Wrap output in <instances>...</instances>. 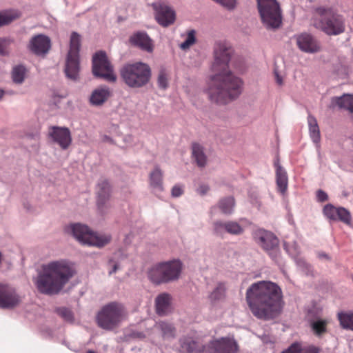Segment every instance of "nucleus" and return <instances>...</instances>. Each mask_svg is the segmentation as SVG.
<instances>
[{
	"label": "nucleus",
	"instance_id": "c85d7f7f",
	"mask_svg": "<svg viewBox=\"0 0 353 353\" xmlns=\"http://www.w3.org/2000/svg\"><path fill=\"white\" fill-rule=\"evenodd\" d=\"M150 185L154 189L160 192L163 190V172L159 167L156 166L155 168L150 174Z\"/></svg>",
	"mask_w": 353,
	"mask_h": 353
},
{
	"label": "nucleus",
	"instance_id": "a19ab883",
	"mask_svg": "<svg viewBox=\"0 0 353 353\" xmlns=\"http://www.w3.org/2000/svg\"><path fill=\"white\" fill-rule=\"evenodd\" d=\"M14 17L8 13H0V26L7 25L11 23L14 19Z\"/></svg>",
	"mask_w": 353,
	"mask_h": 353
},
{
	"label": "nucleus",
	"instance_id": "423d86ee",
	"mask_svg": "<svg viewBox=\"0 0 353 353\" xmlns=\"http://www.w3.org/2000/svg\"><path fill=\"white\" fill-rule=\"evenodd\" d=\"M125 307L118 302H111L102 307L98 312L96 321L98 326L105 330H112L126 318Z\"/></svg>",
	"mask_w": 353,
	"mask_h": 353
},
{
	"label": "nucleus",
	"instance_id": "cd10ccee",
	"mask_svg": "<svg viewBox=\"0 0 353 353\" xmlns=\"http://www.w3.org/2000/svg\"><path fill=\"white\" fill-rule=\"evenodd\" d=\"M307 123L310 136L312 141L316 144V145H319L321 141V133L317 121L314 116L309 114L307 117Z\"/></svg>",
	"mask_w": 353,
	"mask_h": 353
},
{
	"label": "nucleus",
	"instance_id": "a211bd4d",
	"mask_svg": "<svg viewBox=\"0 0 353 353\" xmlns=\"http://www.w3.org/2000/svg\"><path fill=\"white\" fill-rule=\"evenodd\" d=\"M152 7L156 12L155 18L161 26L167 27L174 22L175 13L171 8L163 3H153Z\"/></svg>",
	"mask_w": 353,
	"mask_h": 353
},
{
	"label": "nucleus",
	"instance_id": "4be33fe9",
	"mask_svg": "<svg viewBox=\"0 0 353 353\" xmlns=\"http://www.w3.org/2000/svg\"><path fill=\"white\" fill-rule=\"evenodd\" d=\"M129 41L132 46L147 52H152L154 50L153 41L145 32H134Z\"/></svg>",
	"mask_w": 353,
	"mask_h": 353
},
{
	"label": "nucleus",
	"instance_id": "412c9836",
	"mask_svg": "<svg viewBox=\"0 0 353 353\" xmlns=\"http://www.w3.org/2000/svg\"><path fill=\"white\" fill-rule=\"evenodd\" d=\"M214 231L219 235H221L224 232H227L232 235H240L243 232L244 230L243 228L236 221H217L214 223Z\"/></svg>",
	"mask_w": 353,
	"mask_h": 353
},
{
	"label": "nucleus",
	"instance_id": "a878e982",
	"mask_svg": "<svg viewBox=\"0 0 353 353\" xmlns=\"http://www.w3.org/2000/svg\"><path fill=\"white\" fill-rule=\"evenodd\" d=\"M171 296L168 293H162L155 299L156 312L160 316L168 314L171 311Z\"/></svg>",
	"mask_w": 353,
	"mask_h": 353
},
{
	"label": "nucleus",
	"instance_id": "0eeeda50",
	"mask_svg": "<svg viewBox=\"0 0 353 353\" xmlns=\"http://www.w3.org/2000/svg\"><path fill=\"white\" fill-rule=\"evenodd\" d=\"M182 263L179 260L159 263L148 271L149 279L155 284L168 283L179 279Z\"/></svg>",
	"mask_w": 353,
	"mask_h": 353
},
{
	"label": "nucleus",
	"instance_id": "20e7f679",
	"mask_svg": "<svg viewBox=\"0 0 353 353\" xmlns=\"http://www.w3.org/2000/svg\"><path fill=\"white\" fill-rule=\"evenodd\" d=\"M319 19L315 20L314 26L327 35H339L345 32V20L335 8L320 6L316 9Z\"/></svg>",
	"mask_w": 353,
	"mask_h": 353
},
{
	"label": "nucleus",
	"instance_id": "37998d69",
	"mask_svg": "<svg viewBox=\"0 0 353 353\" xmlns=\"http://www.w3.org/2000/svg\"><path fill=\"white\" fill-rule=\"evenodd\" d=\"M282 353H300V343H294Z\"/></svg>",
	"mask_w": 353,
	"mask_h": 353
},
{
	"label": "nucleus",
	"instance_id": "f3484780",
	"mask_svg": "<svg viewBox=\"0 0 353 353\" xmlns=\"http://www.w3.org/2000/svg\"><path fill=\"white\" fill-rule=\"evenodd\" d=\"M179 353H207V347L194 336H183L179 339Z\"/></svg>",
	"mask_w": 353,
	"mask_h": 353
},
{
	"label": "nucleus",
	"instance_id": "3c124183",
	"mask_svg": "<svg viewBox=\"0 0 353 353\" xmlns=\"http://www.w3.org/2000/svg\"><path fill=\"white\" fill-rule=\"evenodd\" d=\"M0 54H3V48L1 45L0 44Z\"/></svg>",
	"mask_w": 353,
	"mask_h": 353
},
{
	"label": "nucleus",
	"instance_id": "aec40b11",
	"mask_svg": "<svg viewBox=\"0 0 353 353\" xmlns=\"http://www.w3.org/2000/svg\"><path fill=\"white\" fill-rule=\"evenodd\" d=\"M299 48L305 52L315 53L321 50L319 43L311 34L303 33L296 37Z\"/></svg>",
	"mask_w": 353,
	"mask_h": 353
},
{
	"label": "nucleus",
	"instance_id": "c03bdc74",
	"mask_svg": "<svg viewBox=\"0 0 353 353\" xmlns=\"http://www.w3.org/2000/svg\"><path fill=\"white\" fill-rule=\"evenodd\" d=\"M316 197L317 200L320 202H324L327 200L328 196L327 194L323 190H319L316 192Z\"/></svg>",
	"mask_w": 353,
	"mask_h": 353
},
{
	"label": "nucleus",
	"instance_id": "7c9ffc66",
	"mask_svg": "<svg viewBox=\"0 0 353 353\" xmlns=\"http://www.w3.org/2000/svg\"><path fill=\"white\" fill-rule=\"evenodd\" d=\"M337 319L343 329L353 331V312H340Z\"/></svg>",
	"mask_w": 353,
	"mask_h": 353
},
{
	"label": "nucleus",
	"instance_id": "7ed1b4c3",
	"mask_svg": "<svg viewBox=\"0 0 353 353\" xmlns=\"http://www.w3.org/2000/svg\"><path fill=\"white\" fill-rule=\"evenodd\" d=\"M76 270L74 265L66 260H57L43 264L39 273L36 286L46 294H57L74 276Z\"/></svg>",
	"mask_w": 353,
	"mask_h": 353
},
{
	"label": "nucleus",
	"instance_id": "f03ea898",
	"mask_svg": "<svg viewBox=\"0 0 353 353\" xmlns=\"http://www.w3.org/2000/svg\"><path fill=\"white\" fill-rule=\"evenodd\" d=\"M245 299L252 314L265 321L277 317L284 304L281 289L271 281L252 284L247 290Z\"/></svg>",
	"mask_w": 353,
	"mask_h": 353
},
{
	"label": "nucleus",
	"instance_id": "58836bf2",
	"mask_svg": "<svg viewBox=\"0 0 353 353\" xmlns=\"http://www.w3.org/2000/svg\"><path fill=\"white\" fill-rule=\"evenodd\" d=\"M56 311L65 321L72 322L73 321V314L70 310L66 307H59Z\"/></svg>",
	"mask_w": 353,
	"mask_h": 353
},
{
	"label": "nucleus",
	"instance_id": "8fccbe9b",
	"mask_svg": "<svg viewBox=\"0 0 353 353\" xmlns=\"http://www.w3.org/2000/svg\"><path fill=\"white\" fill-rule=\"evenodd\" d=\"M4 94V92L2 90H0V99L3 97Z\"/></svg>",
	"mask_w": 353,
	"mask_h": 353
},
{
	"label": "nucleus",
	"instance_id": "39448f33",
	"mask_svg": "<svg viewBox=\"0 0 353 353\" xmlns=\"http://www.w3.org/2000/svg\"><path fill=\"white\" fill-rule=\"evenodd\" d=\"M120 76L129 88H141L150 82L152 71L147 63L136 62L124 65L120 70Z\"/></svg>",
	"mask_w": 353,
	"mask_h": 353
},
{
	"label": "nucleus",
	"instance_id": "79ce46f5",
	"mask_svg": "<svg viewBox=\"0 0 353 353\" xmlns=\"http://www.w3.org/2000/svg\"><path fill=\"white\" fill-rule=\"evenodd\" d=\"M183 186L176 184L172 189V196L173 197H179L183 194Z\"/></svg>",
	"mask_w": 353,
	"mask_h": 353
},
{
	"label": "nucleus",
	"instance_id": "ea45409f",
	"mask_svg": "<svg viewBox=\"0 0 353 353\" xmlns=\"http://www.w3.org/2000/svg\"><path fill=\"white\" fill-rule=\"evenodd\" d=\"M321 349L313 345L303 346L300 344V353H319Z\"/></svg>",
	"mask_w": 353,
	"mask_h": 353
},
{
	"label": "nucleus",
	"instance_id": "49530a36",
	"mask_svg": "<svg viewBox=\"0 0 353 353\" xmlns=\"http://www.w3.org/2000/svg\"><path fill=\"white\" fill-rule=\"evenodd\" d=\"M276 82L278 85H283V79L281 76L279 75V74L276 73Z\"/></svg>",
	"mask_w": 353,
	"mask_h": 353
},
{
	"label": "nucleus",
	"instance_id": "6ab92c4d",
	"mask_svg": "<svg viewBox=\"0 0 353 353\" xmlns=\"http://www.w3.org/2000/svg\"><path fill=\"white\" fill-rule=\"evenodd\" d=\"M20 302L19 296L14 289L6 285L0 284V307L10 308Z\"/></svg>",
	"mask_w": 353,
	"mask_h": 353
},
{
	"label": "nucleus",
	"instance_id": "473e14b6",
	"mask_svg": "<svg viewBox=\"0 0 353 353\" xmlns=\"http://www.w3.org/2000/svg\"><path fill=\"white\" fill-rule=\"evenodd\" d=\"M225 286L224 283H220L209 294L208 299L212 303H215L223 300L225 296Z\"/></svg>",
	"mask_w": 353,
	"mask_h": 353
},
{
	"label": "nucleus",
	"instance_id": "09e8293b",
	"mask_svg": "<svg viewBox=\"0 0 353 353\" xmlns=\"http://www.w3.org/2000/svg\"><path fill=\"white\" fill-rule=\"evenodd\" d=\"M117 269H118V265L117 264H114L113 267H112V270L110 271L109 274H111L112 273L116 272Z\"/></svg>",
	"mask_w": 353,
	"mask_h": 353
},
{
	"label": "nucleus",
	"instance_id": "4468645a",
	"mask_svg": "<svg viewBox=\"0 0 353 353\" xmlns=\"http://www.w3.org/2000/svg\"><path fill=\"white\" fill-rule=\"evenodd\" d=\"M112 192V187L109 181L101 178L97 184V204L99 210L104 212L110 207L109 200Z\"/></svg>",
	"mask_w": 353,
	"mask_h": 353
},
{
	"label": "nucleus",
	"instance_id": "f257e3e1",
	"mask_svg": "<svg viewBox=\"0 0 353 353\" xmlns=\"http://www.w3.org/2000/svg\"><path fill=\"white\" fill-rule=\"evenodd\" d=\"M232 49L225 43H219L214 48V61L212 70L216 72L210 77L208 94L211 101L226 104L239 97L243 82L228 70Z\"/></svg>",
	"mask_w": 353,
	"mask_h": 353
},
{
	"label": "nucleus",
	"instance_id": "c756f323",
	"mask_svg": "<svg viewBox=\"0 0 353 353\" xmlns=\"http://www.w3.org/2000/svg\"><path fill=\"white\" fill-rule=\"evenodd\" d=\"M192 154L199 167H204L205 165L207 158L202 145L198 143H193L192 145Z\"/></svg>",
	"mask_w": 353,
	"mask_h": 353
},
{
	"label": "nucleus",
	"instance_id": "393cba45",
	"mask_svg": "<svg viewBox=\"0 0 353 353\" xmlns=\"http://www.w3.org/2000/svg\"><path fill=\"white\" fill-rule=\"evenodd\" d=\"M274 165L276 168V183L278 191L284 194L288 190V178L286 171L280 165L279 159L277 157Z\"/></svg>",
	"mask_w": 353,
	"mask_h": 353
},
{
	"label": "nucleus",
	"instance_id": "2f4dec72",
	"mask_svg": "<svg viewBox=\"0 0 353 353\" xmlns=\"http://www.w3.org/2000/svg\"><path fill=\"white\" fill-rule=\"evenodd\" d=\"M156 327L161 331L163 338L172 339L175 337L176 328L172 323L159 321L156 324Z\"/></svg>",
	"mask_w": 353,
	"mask_h": 353
},
{
	"label": "nucleus",
	"instance_id": "f8f14e48",
	"mask_svg": "<svg viewBox=\"0 0 353 353\" xmlns=\"http://www.w3.org/2000/svg\"><path fill=\"white\" fill-rule=\"evenodd\" d=\"M253 239L256 243L259 245L269 256L276 260L279 256L278 238L271 232L259 229L253 233Z\"/></svg>",
	"mask_w": 353,
	"mask_h": 353
},
{
	"label": "nucleus",
	"instance_id": "4c0bfd02",
	"mask_svg": "<svg viewBox=\"0 0 353 353\" xmlns=\"http://www.w3.org/2000/svg\"><path fill=\"white\" fill-rule=\"evenodd\" d=\"M195 32L194 30H190L188 32L185 40L181 43L180 48L182 50L188 49L192 45L195 43Z\"/></svg>",
	"mask_w": 353,
	"mask_h": 353
},
{
	"label": "nucleus",
	"instance_id": "9d476101",
	"mask_svg": "<svg viewBox=\"0 0 353 353\" xmlns=\"http://www.w3.org/2000/svg\"><path fill=\"white\" fill-rule=\"evenodd\" d=\"M92 73L94 77L110 83H115L117 77L114 67L109 61L105 52L100 51L93 56Z\"/></svg>",
	"mask_w": 353,
	"mask_h": 353
},
{
	"label": "nucleus",
	"instance_id": "2eb2a0df",
	"mask_svg": "<svg viewBox=\"0 0 353 353\" xmlns=\"http://www.w3.org/2000/svg\"><path fill=\"white\" fill-rule=\"evenodd\" d=\"M324 215L330 220L340 221L347 225L353 228L351 213L343 207H335L332 204H327L323 210Z\"/></svg>",
	"mask_w": 353,
	"mask_h": 353
},
{
	"label": "nucleus",
	"instance_id": "bb28decb",
	"mask_svg": "<svg viewBox=\"0 0 353 353\" xmlns=\"http://www.w3.org/2000/svg\"><path fill=\"white\" fill-rule=\"evenodd\" d=\"M331 105L348 110L353 119V95L345 94L340 97H333L331 100Z\"/></svg>",
	"mask_w": 353,
	"mask_h": 353
},
{
	"label": "nucleus",
	"instance_id": "c9c22d12",
	"mask_svg": "<svg viewBox=\"0 0 353 353\" xmlns=\"http://www.w3.org/2000/svg\"><path fill=\"white\" fill-rule=\"evenodd\" d=\"M27 73L26 68L22 65H19L13 68L12 71V81L17 84H21L23 82Z\"/></svg>",
	"mask_w": 353,
	"mask_h": 353
},
{
	"label": "nucleus",
	"instance_id": "1a4fd4ad",
	"mask_svg": "<svg viewBox=\"0 0 353 353\" xmlns=\"http://www.w3.org/2000/svg\"><path fill=\"white\" fill-rule=\"evenodd\" d=\"M80 46L81 36L76 32H72L64 71L67 78L74 81L79 78Z\"/></svg>",
	"mask_w": 353,
	"mask_h": 353
},
{
	"label": "nucleus",
	"instance_id": "de8ad7c7",
	"mask_svg": "<svg viewBox=\"0 0 353 353\" xmlns=\"http://www.w3.org/2000/svg\"><path fill=\"white\" fill-rule=\"evenodd\" d=\"M319 257L320 259H325L327 260H328L330 259L329 256H327V254L324 252L319 253Z\"/></svg>",
	"mask_w": 353,
	"mask_h": 353
},
{
	"label": "nucleus",
	"instance_id": "dca6fc26",
	"mask_svg": "<svg viewBox=\"0 0 353 353\" xmlns=\"http://www.w3.org/2000/svg\"><path fill=\"white\" fill-rule=\"evenodd\" d=\"M48 137L63 150L68 149L72 143L71 134L67 128L50 126Z\"/></svg>",
	"mask_w": 353,
	"mask_h": 353
},
{
	"label": "nucleus",
	"instance_id": "72a5a7b5",
	"mask_svg": "<svg viewBox=\"0 0 353 353\" xmlns=\"http://www.w3.org/2000/svg\"><path fill=\"white\" fill-rule=\"evenodd\" d=\"M328 323L327 320L318 319L312 321L310 322V326L314 334L320 336L327 332V326Z\"/></svg>",
	"mask_w": 353,
	"mask_h": 353
},
{
	"label": "nucleus",
	"instance_id": "5701e85b",
	"mask_svg": "<svg viewBox=\"0 0 353 353\" xmlns=\"http://www.w3.org/2000/svg\"><path fill=\"white\" fill-rule=\"evenodd\" d=\"M50 39L47 36L38 34L32 38L29 48L36 54L47 53L50 48Z\"/></svg>",
	"mask_w": 353,
	"mask_h": 353
},
{
	"label": "nucleus",
	"instance_id": "e433bc0d",
	"mask_svg": "<svg viewBox=\"0 0 353 353\" xmlns=\"http://www.w3.org/2000/svg\"><path fill=\"white\" fill-rule=\"evenodd\" d=\"M158 86L163 90H165L168 86V74L165 69H161L158 74L157 78Z\"/></svg>",
	"mask_w": 353,
	"mask_h": 353
},
{
	"label": "nucleus",
	"instance_id": "6e6552de",
	"mask_svg": "<svg viewBox=\"0 0 353 353\" xmlns=\"http://www.w3.org/2000/svg\"><path fill=\"white\" fill-rule=\"evenodd\" d=\"M263 23L268 28H278L282 23L281 11L276 0H257Z\"/></svg>",
	"mask_w": 353,
	"mask_h": 353
},
{
	"label": "nucleus",
	"instance_id": "ddd939ff",
	"mask_svg": "<svg viewBox=\"0 0 353 353\" xmlns=\"http://www.w3.org/2000/svg\"><path fill=\"white\" fill-rule=\"evenodd\" d=\"M236 342L229 337H222L211 341L207 346V353H236Z\"/></svg>",
	"mask_w": 353,
	"mask_h": 353
},
{
	"label": "nucleus",
	"instance_id": "b1692460",
	"mask_svg": "<svg viewBox=\"0 0 353 353\" xmlns=\"http://www.w3.org/2000/svg\"><path fill=\"white\" fill-rule=\"evenodd\" d=\"M111 96L112 91L108 86H100L92 91L90 102L96 106L102 105Z\"/></svg>",
	"mask_w": 353,
	"mask_h": 353
},
{
	"label": "nucleus",
	"instance_id": "9b49d317",
	"mask_svg": "<svg viewBox=\"0 0 353 353\" xmlns=\"http://www.w3.org/2000/svg\"><path fill=\"white\" fill-rule=\"evenodd\" d=\"M69 228L72 235L83 244L103 247L110 241V236H97L86 225L80 223L72 224Z\"/></svg>",
	"mask_w": 353,
	"mask_h": 353
},
{
	"label": "nucleus",
	"instance_id": "f704fd0d",
	"mask_svg": "<svg viewBox=\"0 0 353 353\" xmlns=\"http://www.w3.org/2000/svg\"><path fill=\"white\" fill-rule=\"evenodd\" d=\"M235 205V200L232 196L221 199L218 203L219 209L223 214H230L232 212Z\"/></svg>",
	"mask_w": 353,
	"mask_h": 353
},
{
	"label": "nucleus",
	"instance_id": "a18cd8bd",
	"mask_svg": "<svg viewBox=\"0 0 353 353\" xmlns=\"http://www.w3.org/2000/svg\"><path fill=\"white\" fill-rule=\"evenodd\" d=\"M210 190V188L208 185H201L197 189V192L201 195H205Z\"/></svg>",
	"mask_w": 353,
	"mask_h": 353
}]
</instances>
